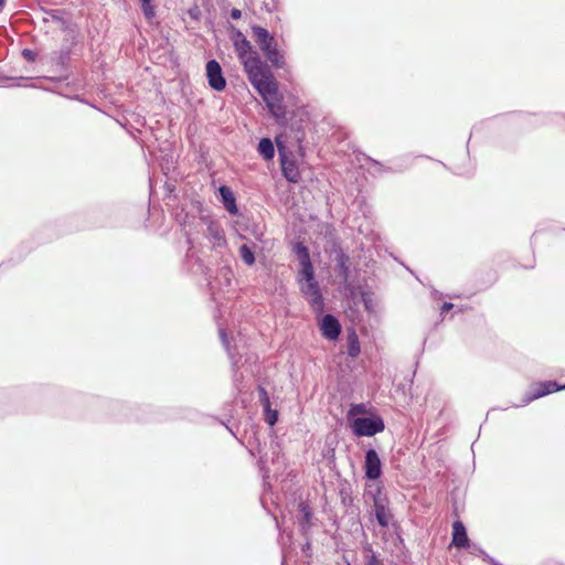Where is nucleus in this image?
Listing matches in <instances>:
<instances>
[{
	"label": "nucleus",
	"mask_w": 565,
	"mask_h": 565,
	"mask_svg": "<svg viewBox=\"0 0 565 565\" xmlns=\"http://www.w3.org/2000/svg\"><path fill=\"white\" fill-rule=\"evenodd\" d=\"M234 47L248 81L262 96L270 114L275 118L284 117L285 111L278 93V86L268 66L260 60L258 53L253 50L250 42L246 38L234 39Z\"/></svg>",
	"instance_id": "1"
},
{
	"label": "nucleus",
	"mask_w": 565,
	"mask_h": 565,
	"mask_svg": "<svg viewBox=\"0 0 565 565\" xmlns=\"http://www.w3.org/2000/svg\"><path fill=\"white\" fill-rule=\"evenodd\" d=\"M301 269L298 276V282L303 297L309 301L313 311L321 313L324 309L322 294L318 282L315 279V271L310 260L309 250L306 246L298 243L295 246Z\"/></svg>",
	"instance_id": "2"
},
{
	"label": "nucleus",
	"mask_w": 565,
	"mask_h": 565,
	"mask_svg": "<svg viewBox=\"0 0 565 565\" xmlns=\"http://www.w3.org/2000/svg\"><path fill=\"white\" fill-rule=\"evenodd\" d=\"M253 38L267 61L275 67L280 68L285 65V56L277 47L275 38L263 26H252Z\"/></svg>",
	"instance_id": "3"
},
{
	"label": "nucleus",
	"mask_w": 565,
	"mask_h": 565,
	"mask_svg": "<svg viewBox=\"0 0 565 565\" xmlns=\"http://www.w3.org/2000/svg\"><path fill=\"white\" fill-rule=\"evenodd\" d=\"M350 426L354 435L371 437L384 430L385 425L382 417L372 415L371 417L353 418Z\"/></svg>",
	"instance_id": "4"
},
{
	"label": "nucleus",
	"mask_w": 565,
	"mask_h": 565,
	"mask_svg": "<svg viewBox=\"0 0 565 565\" xmlns=\"http://www.w3.org/2000/svg\"><path fill=\"white\" fill-rule=\"evenodd\" d=\"M278 152L280 157L281 171L284 177L292 183H297L300 180V172L294 160H290L286 152L285 147L279 140H277Z\"/></svg>",
	"instance_id": "5"
},
{
	"label": "nucleus",
	"mask_w": 565,
	"mask_h": 565,
	"mask_svg": "<svg viewBox=\"0 0 565 565\" xmlns=\"http://www.w3.org/2000/svg\"><path fill=\"white\" fill-rule=\"evenodd\" d=\"M205 70L209 85L213 89L222 92L226 86V81L223 76L220 63L215 60H211L206 63Z\"/></svg>",
	"instance_id": "6"
},
{
	"label": "nucleus",
	"mask_w": 565,
	"mask_h": 565,
	"mask_svg": "<svg viewBox=\"0 0 565 565\" xmlns=\"http://www.w3.org/2000/svg\"><path fill=\"white\" fill-rule=\"evenodd\" d=\"M564 388L565 385H558L556 382L553 381L541 383L540 386L535 390V392L525 394L522 398V402L520 404H516L515 407L525 406L534 399H537L550 393L557 392Z\"/></svg>",
	"instance_id": "7"
},
{
	"label": "nucleus",
	"mask_w": 565,
	"mask_h": 565,
	"mask_svg": "<svg viewBox=\"0 0 565 565\" xmlns=\"http://www.w3.org/2000/svg\"><path fill=\"white\" fill-rule=\"evenodd\" d=\"M365 476L371 480L380 478L382 473L381 459L374 449H369L365 454Z\"/></svg>",
	"instance_id": "8"
},
{
	"label": "nucleus",
	"mask_w": 565,
	"mask_h": 565,
	"mask_svg": "<svg viewBox=\"0 0 565 565\" xmlns=\"http://www.w3.org/2000/svg\"><path fill=\"white\" fill-rule=\"evenodd\" d=\"M322 335L328 340H335L341 333V326L335 317L326 315L320 323Z\"/></svg>",
	"instance_id": "9"
},
{
	"label": "nucleus",
	"mask_w": 565,
	"mask_h": 565,
	"mask_svg": "<svg viewBox=\"0 0 565 565\" xmlns=\"http://www.w3.org/2000/svg\"><path fill=\"white\" fill-rule=\"evenodd\" d=\"M452 544L459 548L470 547V541L461 521H456L452 524Z\"/></svg>",
	"instance_id": "10"
},
{
	"label": "nucleus",
	"mask_w": 565,
	"mask_h": 565,
	"mask_svg": "<svg viewBox=\"0 0 565 565\" xmlns=\"http://www.w3.org/2000/svg\"><path fill=\"white\" fill-rule=\"evenodd\" d=\"M202 221L206 224V235L211 237L216 243V245L221 246L224 244V232L221 225L217 222L210 220L209 217H202Z\"/></svg>",
	"instance_id": "11"
},
{
	"label": "nucleus",
	"mask_w": 565,
	"mask_h": 565,
	"mask_svg": "<svg viewBox=\"0 0 565 565\" xmlns=\"http://www.w3.org/2000/svg\"><path fill=\"white\" fill-rule=\"evenodd\" d=\"M218 192L222 198V202H223L225 210L230 214L236 215L238 213V209L236 205V200H235L233 191L228 186L222 185V186H220Z\"/></svg>",
	"instance_id": "12"
},
{
	"label": "nucleus",
	"mask_w": 565,
	"mask_h": 565,
	"mask_svg": "<svg viewBox=\"0 0 565 565\" xmlns=\"http://www.w3.org/2000/svg\"><path fill=\"white\" fill-rule=\"evenodd\" d=\"M375 518L379 522V524L383 527H386L388 526L390 524V521H391V513L388 511V509L380 501H375Z\"/></svg>",
	"instance_id": "13"
},
{
	"label": "nucleus",
	"mask_w": 565,
	"mask_h": 565,
	"mask_svg": "<svg viewBox=\"0 0 565 565\" xmlns=\"http://www.w3.org/2000/svg\"><path fill=\"white\" fill-rule=\"evenodd\" d=\"M258 152L265 160H271L275 156L273 141L269 138L260 139L258 143Z\"/></svg>",
	"instance_id": "14"
},
{
	"label": "nucleus",
	"mask_w": 565,
	"mask_h": 565,
	"mask_svg": "<svg viewBox=\"0 0 565 565\" xmlns=\"http://www.w3.org/2000/svg\"><path fill=\"white\" fill-rule=\"evenodd\" d=\"M361 352L360 342L354 331L348 334V354L351 358H356Z\"/></svg>",
	"instance_id": "15"
},
{
	"label": "nucleus",
	"mask_w": 565,
	"mask_h": 565,
	"mask_svg": "<svg viewBox=\"0 0 565 565\" xmlns=\"http://www.w3.org/2000/svg\"><path fill=\"white\" fill-rule=\"evenodd\" d=\"M299 512L301 514L300 525L303 530L310 526L312 513L308 504L305 502L299 503Z\"/></svg>",
	"instance_id": "16"
},
{
	"label": "nucleus",
	"mask_w": 565,
	"mask_h": 565,
	"mask_svg": "<svg viewBox=\"0 0 565 565\" xmlns=\"http://www.w3.org/2000/svg\"><path fill=\"white\" fill-rule=\"evenodd\" d=\"M348 262H349V257L345 256L344 254H340L338 256V269H339V274L340 276L343 278V280H348V276H349V266H348Z\"/></svg>",
	"instance_id": "17"
},
{
	"label": "nucleus",
	"mask_w": 565,
	"mask_h": 565,
	"mask_svg": "<svg viewBox=\"0 0 565 565\" xmlns=\"http://www.w3.org/2000/svg\"><path fill=\"white\" fill-rule=\"evenodd\" d=\"M239 256L246 265L250 266L255 263L253 250L245 244L239 247Z\"/></svg>",
	"instance_id": "18"
},
{
	"label": "nucleus",
	"mask_w": 565,
	"mask_h": 565,
	"mask_svg": "<svg viewBox=\"0 0 565 565\" xmlns=\"http://www.w3.org/2000/svg\"><path fill=\"white\" fill-rule=\"evenodd\" d=\"M366 413V407L364 404H354L350 407L348 412V419L352 423L353 418H358L359 415H363Z\"/></svg>",
	"instance_id": "19"
},
{
	"label": "nucleus",
	"mask_w": 565,
	"mask_h": 565,
	"mask_svg": "<svg viewBox=\"0 0 565 565\" xmlns=\"http://www.w3.org/2000/svg\"><path fill=\"white\" fill-rule=\"evenodd\" d=\"M141 9L147 19H151L154 15V7L151 4V0H139Z\"/></svg>",
	"instance_id": "20"
},
{
	"label": "nucleus",
	"mask_w": 565,
	"mask_h": 565,
	"mask_svg": "<svg viewBox=\"0 0 565 565\" xmlns=\"http://www.w3.org/2000/svg\"><path fill=\"white\" fill-rule=\"evenodd\" d=\"M265 409V420L268 423V425L274 426L278 420V413L277 411H274L270 408V405L268 408Z\"/></svg>",
	"instance_id": "21"
},
{
	"label": "nucleus",
	"mask_w": 565,
	"mask_h": 565,
	"mask_svg": "<svg viewBox=\"0 0 565 565\" xmlns=\"http://www.w3.org/2000/svg\"><path fill=\"white\" fill-rule=\"evenodd\" d=\"M365 550L370 552V555L365 557L366 565H384L383 562L373 553L371 546H367Z\"/></svg>",
	"instance_id": "22"
},
{
	"label": "nucleus",
	"mask_w": 565,
	"mask_h": 565,
	"mask_svg": "<svg viewBox=\"0 0 565 565\" xmlns=\"http://www.w3.org/2000/svg\"><path fill=\"white\" fill-rule=\"evenodd\" d=\"M220 338H221V341H222L223 345L225 347L230 358L232 360H234V353L232 352V350L230 348L227 335L223 329H220Z\"/></svg>",
	"instance_id": "23"
},
{
	"label": "nucleus",
	"mask_w": 565,
	"mask_h": 565,
	"mask_svg": "<svg viewBox=\"0 0 565 565\" xmlns=\"http://www.w3.org/2000/svg\"><path fill=\"white\" fill-rule=\"evenodd\" d=\"M259 401H260L262 405L264 406V408H268V406L270 404L269 396H268L266 390L263 387L259 388Z\"/></svg>",
	"instance_id": "24"
},
{
	"label": "nucleus",
	"mask_w": 565,
	"mask_h": 565,
	"mask_svg": "<svg viewBox=\"0 0 565 565\" xmlns=\"http://www.w3.org/2000/svg\"><path fill=\"white\" fill-rule=\"evenodd\" d=\"M22 55L29 62H34L36 58V53L30 49H24Z\"/></svg>",
	"instance_id": "25"
},
{
	"label": "nucleus",
	"mask_w": 565,
	"mask_h": 565,
	"mask_svg": "<svg viewBox=\"0 0 565 565\" xmlns=\"http://www.w3.org/2000/svg\"><path fill=\"white\" fill-rule=\"evenodd\" d=\"M241 17H242V11L239 9L234 8L231 10V18L233 20H238V19H241Z\"/></svg>",
	"instance_id": "26"
},
{
	"label": "nucleus",
	"mask_w": 565,
	"mask_h": 565,
	"mask_svg": "<svg viewBox=\"0 0 565 565\" xmlns=\"http://www.w3.org/2000/svg\"><path fill=\"white\" fill-rule=\"evenodd\" d=\"M471 553H473V554L479 553V554H481V555H484V557H486V558H489V561H490V562H493V559H492V558H490V557L484 553V551H483V550H481L480 547L475 546V547H473V551H472Z\"/></svg>",
	"instance_id": "27"
},
{
	"label": "nucleus",
	"mask_w": 565,
	"mask_h": 565,
	"mask_svg": "<svg viewBox=\"0 0 565 565\" xmlns=\"http://www.w3.org/2000/svg\"><path fill=\"white\" fill-rule=\"evenodd\" d=\"M454 308V305L451 302H445L441 307V315L446 313L450 309Z\"/></svg>",
	"instance_id": "28"
},
{
	"label": "nucleus",
	"mask_w": 565,
	"mask_h": 565,
	"mask_svg": "<svg viewBox=\"0 0 565 565\" xmlns=\"http://www.w3.org/2000/svg\"><path fill=\"white\" fill-rule=\"evenodd\" d=\"M242 38H245V35L241 31H236L234 39H242Z\"/></svg>",
	"instance_id": "29"
},
{
	"label": "nucleus",
	"mask_w": 565,
	"mask_h": 565,
	"mask_svg": "<svg viewBox=\"0 0 565 565\" xmlns=\"http://www.w3.org/2000/svg\"><path fill=\"white\" fill-rule=\"evenodd\" d=\"M6 3H7V0H0V13L3 11Z\"/></svg>",
	"instance_id": "30"
}]
</instances>
